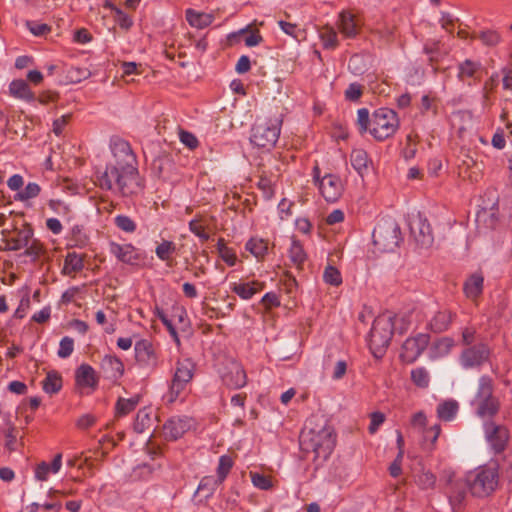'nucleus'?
<instances>
[{
  "mask_svg": "<svg viewBox=\"0 0 512 512\" xmlns=\"http://www.w3.org/2000/svg\"><path fill=\"white\" fill-rule=\"evenodd\" d=\"M114 163L106 165L96 174V184L104 190L118 192L123 197L139 195L144 190V181L136 168V158L129 143L116 140L111 145Z\"/></svg>",
  "mask_w": 512,
  "mask_h": 512,
  "instance_id": "obj_1",
  "label": "nucleus"
},
{
  "mask_svg": "<svg viewBox=\"0 0 512 512\" xmlns=\"http://www.w3.org/2000/svg\"><path fill=\"white\" fill-rule=\"evenodd\" d=\"M300 448L306 457L318 464L326 461L334 450L336 435L324 419H310L300 434Z\"/></svg>",
  "mask_w": 512,
  "mask_h": 512,
  "instance_id": "obj_2",
  "label": "nucleus"
},
{
  "mask_svg": "<svg viewBox=\"0 0 512 512\" xmlns=\"http://www.w3.org/2000/svg\"><path fill=\"white\" fill-rule=\"evenodd\" d=\"M401 322L400 333H404L408 329L409 322L404 316L399 317L392 313H384L378 316L370 331L369 346L375 357H381L393 336L396 324Z\"/></svg>",
  "mask_w": 512,
  "mask_h": 512,
  "instance_id": "obj_3",
  "label": "nucleus"
},
{
  "mask_svg": "<svg viewBox=\"0 0 512 512\" xmlns=\"http://www.w3.org/2000/svg\"><path fill=\"white\" fill-rule=\"evenodd\" d=\"M465 484L472 496L485 498L495 492L499 484V466L496 462L481 465L466 474Z\"/></svg>",
  "mask_w": 512,
  "mask_h": 512,
  "instance_id": "obj_4",
  "label": "nucleus"
},
{
  "mask_svg": "<svg viewBox=\"0 0 512 512\" xmlns=\"http://www.w3.org/2000/svg\"><path fill=\"white\" fill-rule=\"evenodd\" d=\"M282 120L259 119L252 127L250 142L261 149L270 150L279 138Z\"/></svg>",
  "mask_w": 512,
  "mask_h": 512,
  "instance_id": "obj_5",
  "label": "nucleus"
},
{
  "mask_svg": "<svg viewBox=\"0 0 512 512\" xmlns=\"http://www.w3.org/2000/svg\"><path fill=\"white\" fill-rule=\"evenodd\" d=\"M399 128L397 113L389 108H379L371 116L369 133L377 141H383L395 134Z\"/></svg>",
  "mask_w": 512,
  "mask_h": 512,
  "instance_id": "obj_6",
  "label": "nucleus"
},
{
  "mask_svg": "<svg viewBox=\"0 0 512 512\" xmlns=\"http://www.w3.org/2000/svg\"><path fill=\"white\" fill-rule=\"evenodd\" d=\"M373 243L381 252L394 251L401 241V230L395 220L380 221L374 228Z\"/></svg>",
  "mask_w": 512,
  "mask_h": 512,
  "instance_id": "obj_7",
  "label": "nucleus"
},
{
  "mask_svg": "<svg viewBox=\"0 0 512 512\" xmlns=\"http://www.w3.org/2000/svg\"><path fill=\"white\" fill-rule=\"evenodd\" d=\"M195 363L189 359H181L176 363L175 371L169 388V401L174 402L184 392L193 379Z\"/></svg>",
  "mask_w": 512,
  "mask_h": 512,
  "instance_id": "obj_8",
  "label": "nucleus"
},
{
  "mask_svg": "<svg viewBox=\"0 0 512 512\" xmlns=\"http://www.w3.org/2000/svg\"><path fill=\"white\" fill-rule=\"evenodd\" d=\"M483 430L485 440L493 453L500 454L504 452L510 439L507 427L493 421H486L483 424Z\"/></svg>",
  "mask_w": 512,
  "mask_h": 512,
  "instance_id": "obj_9",
  "label": "nucleus"
},
{
  "mask_svg": "<svg viewBox=\"0 0 512 512\" xmlns=\"http://www.w3.org/2000/svg\"><path fill=\"white\" fill-rule=\"evenodd\" d=\"M2 240L5 250L18 251L30 243L33 237V229L30 224L24 223L20 228L2 230Z\"/></svg>",
  "mask_w": 512,
  "mask_h": 512,
  "instance_id": "obj_10",
  "label": "nucleus"
},
{
  "mask_svg": "<svg viewBox=\"0 0 512 512\" xmlns=\"http://www.w3.org/2000/svg\"><path fill=\"white\" fill-rule=\"evenodd\" d=\"M491 350L485 343L470 346L462 351L460 363L466 368H476L483 365L490 358Z\"/></svg>",
  "mask_w": 512,
  "mask_h": 512,
  "instance_id": "obj_11",
  "label": "nucleus"
},
{
  "mask_svg": "<svg viewBox=\"0 0 512 512\" xmlns=\"http://www.w3.org/2000/svg\"><path fill=\"white\" fill-rule=\"evenodd\" d=\"M430 341L428 334L419 333L414 337L406 339L402 345L400 358L405 363H413L427 348Z\"/></svg>",
  "mask_w": 512,
  "mask_h": 512,
  "instance_id": "obj_12",
  "label": "nucleus"
},
{
  "mask_svg": "<svg viewBox=\"0 0 512 512\" xmlns=\"http://www.w3.org/2000/svg\"><path fill=\"white\" fill-rule=\"evenodd\" d=\"M221 379L225 386L230 389H239L246 385L247 375L243 366L235 361L229 360L221 372Z\"/></svg>",
  "mask_w": 512,
  "mask_h": 512,
  "instance_id": "obj_13",
  "label": "nucleus"
},
{
  "mask_svg": "<svg viewBox=\"0 0 512 512\" xmlns=\"http://www.w3.org/2000/svg\"><path fill=\"white\" fill-rule=\"evenodd\" d=\"M318 188L324 199L331 203L338 201L344 192V184L335 174L324 175L319 181Z\"/></svg>",
  "mask_w": 512,
  "mask_h": 512,
  "instance_id": "obj_14",
  "label": "nucleus"
},
{
  "mask_svg": "<svg viewBox=\"0 0 512 512\" xmlns=\"http://www.w3.org/2000/svg\"><path fill=\"white\" fill-rule=\"evenodd\" d=\"M458 170L463 180H467L471 183H478L483 177V165L468 154L463 155Z\"/></svg>",
  "mask_w": 512,
  "mask_h": 512,
  "instance_id": "obj_15",
  "label": "nucleus"
},
{
  "mask_svg": "<svg viewBox=\"0 0 512 512\" xmlns=\"http://www.w3.org/2000/svg\"><path fill=\"white\" fill-rule=\"evenodd\" d=\"M135 359L142 367L155 368L157 366V355L149 340L142 339L136 342Z\"/></svg>",
  "mask_w": 512,
  "mask_h": 512,
  "instance_id": "obj_16",
  "label": "nucleus"
},
{
  "mask_svg": "<svg viewBox=\"0 0 512 512\" xmlns=\"http://www.w3.org/2000/svg\"><path fill=\"white\" fill-rule=\"evenodd\" d=\"M483 72L482 64L479 61L466 59L458 65L457 77L460 81L471 85L472 82L481 80Z\"/></svg>",
  "mask_w": 512,
  "mask_h": 512,
  "instance_id": "obj_17",
  "label": "nucleus"
},
{
  "mask_svg": "<svg viewBox=\"0 0 512 512\" xmlns=\"http://www.w3.org/2000/svg\"><path fill=\"white\" fill-rule=\"evenodd\" d=\"M411 234L420 247H430L434 241L433 232L426 219H418L411 225Z\"/></svg>",
  "mask_w": 512,
  "mask_h": 512,
  "instance_id": "obj_18",
  "label": "nucleus"
},
{
  "mask_svg": "<svg viewBox=\"0 0 512 512\" xmlns=\"http://www.w3.org/2000/svg\"><path fill=\"white\" fill-rule=\"evenodd\" d=\"M109 252L114 255L119 261L135 265L140 260V254L132 244H118L116 242L109 243Z\"/></svg>",
  "mask_w": 512,
  "mask_h": 512,
  "instance_id": "obj_19",
  "label": "nucleus"
},
{
  "mask_svg": "<svg viewBox=\"0 0 512 512\" xmlns=\"http://www.w3.org/2000/svg\"><path fill=\"white\" fill-rule=\"evenodd\" d=\"M338 29L346 38H355L360 30L358 17L351 11H342L339 14Z\"/></svg>",
  "mask_w": 512,
  "mask_h": 512,
  "instance_id": "obj_20",
  "label": "nucleus"
},
{
  "mask_svg": "<svg viewBox=\"0 0 512 512\" xmlns=\"http://www.w3.org/2000/svg\"><path fill=\"white\" fill-rule=\"evenodd\" d=\"M76 385L80 388L95 390L98 385V378L92 366L81 364L75 372Z\"/></svg>",
  "mask_w": 512,
  "mask_h": 512,
  "instance_id": "obj_21",
  "label": "nucleus"
},
{
  "mask_svg": "<svg viewBox=\"0 0 512 512\" xmlns=\"http://www.w3.org/2000/svg\"><path fill=\"white\" fill-rule=\"evenodd\" d=\"M101 369L107 379L117 380L124 373V364L114 355H105L101 361Z\"/></svg>",
  "mask_w": 512,
  "mask_h": 512,
  "instance_id": "obj_22",
  "label": "nucleus"
},
{
  "mask_svg": "<svg viewBox=\"0 0 512 512\" xmlns=\"http://www.w3.org/2000/svg\"><path fill=\"white\" fill-rule=\"evenodd\" d=\"M188 428L186 420L171 418L163 425V435L166 440L174 441L182 437Z\"/></svg>",
  "mask_w": 512,
  "mask_h": 512,
  "instance_id": "obj_23",
  "label": "nucleus"
},
{
  "mask_svg": "<svg viewBox=\"0 0 512 512\" xmlns=\"http://www.w3.org/2000/svg\"><path fill=\"white\" fill-rule=\"evenodd\" d=\"M350 162L361 177H363L372 166V161L368 153L361 148H356L351 151Z\"/></svg>",
  "mask_w": 512,
  "mask_h": 512,
  "instance_id": "obj_24",
  "label": "nucleus"
},
{
  "mask_svg": "<svg viewBox=\"0 0 512 512\" xmlns=\"http://www.w3.org/2000/svg\"><path fill=\"white\" fill-rule=\"evenodd\" d=\"M62 466V454L58 453L54 456L52 463L42 461L35 467V478L38 481H46L50 473H58Z\"/></svg>",
  "mask_w": 512,
  "mask_h": 512,
  "instance_id": "obj_25",
  "label": "nucleus"
},
{
  "mask_svg": "<svg viewBox=\"0 0 512 512\" xmlns=\"http://www.w3.org/2000/svg\"><path fill=\"white\" fill-rule=\"evenodd\" d=\"M453 318L454 314L449 310L438 311L430 320L429 327L433 332L441 333L448 329Z\"/></svg>",
  "mask_w": 512,
  "mask_h": 512,
  "instance_id": "obj_26",
  "label": "nucleus"
},
{
  "mask_svg": "<svg viewBox=\"0 0 512 512\" xmlns=\"http://www.w3.org/2000/svg\"><path fill=\"white\" fill-rule=\"evenodd\" d=\"M189 230L195 234L201 242H206L210 238V234L208 232L210 230V225L207 218L203 215L198 214L189 222Z\"/></svg>",
  "mask_w": 512,
  "mask_h": 512,
  "instance_id": "obj_27",
  "label": "nucleus"
},
{
  "mask_svg": "<svg viewBox=\"0 0 512 512\" xmlns=\"http://www.w3.org/2000/svg\"><path fill=\"white\" fill-rule=\"evenodd\" d=\"M186 20L192 27L203 29L213 23L214 15L211 13L197 12L193 9H187Z\"/></svg>",
  "mask_w": 512,
  "mask_h": 512,
  "instance_id": "obj_28",
  "label": "nucleus"
},
{
  "mask_svg": "<svg viewBox=\"0 0 512 512\" xmlns=\"http://www.w3.org/2000/svg\"><path fill=\"white\" fill-rule=\"evenodd\" d=\"M264 288V283L259 281H251L248 283H235L231 290L244 300L250 299L253 295L260 292Z\"/></svg>",
  "mask_w": 512,
  "mask_h": 512,
  "instance_id": "obj_29",
  "label": "nucleus"
},
{
  "mask_svg": "<svg viewBox=\"0 0 512 512\" xmlns=\"http://www.w3.org/2000/svg\"><path fill=\"white\" fill-rule=\"evenodd\" d=\"M10 94L19 99L32 101L34 93L31 91L28 83L22 79L13 80L9 85Z\"/></svg>",
  "mask_w": 512,
  "mask_h": 512,
  "instance_id": "obj_30",
  "label": "nucleus"
},
{
  "mask_svg": "<svg viewBox=\"0 0 512 512\" xmlns=\"http://www.w3.org/2000/svg\"><path fill=\"white\" fill-rule=\"evenodd\" d=\"M475 404L477 415L481 418H491L495 416L500 409V402L496 397H492L489 400H482Z\"/></svg>",
  "mask_w": 512,
  "mask_h": 512,
  "instance_id": "obj_31",
  "label": "nucleus"
},
{
  "mask_svg": "<svg viewBox=\"0 0 512 512\" xmlns=\"http://www.w3.org/2000/svg\"><path fill=\"white\" fill-rule=\"evenodd\" d=\"M459 404L456 400L449 399L437 406V417L442 421H452L457 415Z\"/></svg>",
  "mask_w": 512,
  "mask_h": 512,
  "instance_id": "obj_32",
  "label": "nucleus"
},
{
  "mask_svg": "<svg viewBox=\"0 0 512 512\" xmlns=\"http://www.w3.org/2000/svg\"><path fill=\"white\" fill-rule=\"evenodd\" d=\"M483 277L480 274H473L464 284V292L468 298H477L483 290Z\"/></svg>",
  "mask_w": 512,
  "mask_h": 512,
  "instance_id": "obj_33",
  "label": "nucleus"
},
{
  "mask_svg": "<svg viewBox=\"0 0 512 512\" xmlns=\"http://www.w3.org/2000/svg\"><path fill=\"white\" fill-rule=\"evenodd\" d=\"M84 267V259L81 255L75 252L67 254L64 260L63 273L66 275H73L81 271Z\"/></svg>",
  "mask_w": 512,
  "mask_h": 512,
  "instance_id": "obj_34",
  "label": "nucleus"
},
{
  "mask_svg": "<svg viewBox=\"0 0 512 512\" xmlns=\"http://www.w3.org/2000/svg\"><path fill=\"white\" fill-rule=\"evenodd\" d=\"M62 388V377L57 371H49L42 381V389L48 394H56Z\"/></svg>",
  "mask_w": 512,
  "mask_h": 512,
  "instance_id": "obj_35",
  "label": "nucleus"
},
{
  "mask_svg": "<svg viewBox=\"0 0 512 512\" xmlns=\"http://www.w3.org/2000/svg\"><path fill=\"white\" fill-rule=\"evenodd\" d=\"M493 381L488 376H482L479 379V387L475 396V403L480 402L482 400H489L493 395Z\"/></svg>",
  "mask_w": 512,
  "mask_h": 512,
  "instance_id": "obj_36",
  "label": "nucleus"
},
{
  "mask_svg": "<svg viewBox=\"0 0 512 512\" xmlns=\"http://www.w3.org/2000/svg\"><path fill=\"white\" fill-rule=\"evenodd\" d=\"M471 38L479 39L483 43V45L488 47H494L498 45L502 40L500 33L496 30L491 29L482 30L479 31L478 33H474L471 36Z\"/></svg>",
  "mask_w": 512,
  "mask_h": 512,
  "instance_id": "obj_37",
  "label": "nucleus"
},
{
  "mask_svg": "<svg viewBox=\"0 0 512 512\" xmlns=\"http://www.w3.org/2000/svg\"><path fill=\"white\" fill-rule=\"evenodd\" d=\"M140 400L139 395H135L132 398L126 399V398H119L117 400L116 406H115V414L116 416H125L132 412L136 406L138 405Z\"/></svg>",
  "mask_w": 512,
  "mask_h": 512,
  "instance_id": "obj_38",
  "label": "nucleus"
},
{
  "mask_svg": "<svg viewBox=\"0 0 512 512\" xmlns=\"http://www.w3.org/2000/svg\"><path fill=\"white\" fill-rule=\"evenodd\" d=\"M446 492L448 494L450 503L453 506L462 505L466 497V491L465 485L462 483L461 480H459L457 483L453 484L451 487L446 489Z\"/></svg>",
  "mask_w": 512,
  "mask_h": 512,
  "instance_id": "obj_39",
  "label": "nucleus"
},
{
  "mask_svg": "<svg viewBox=\"0 0 512 512\" xmlns=\"http://www.w3.org/2000/svg\"><path fill=\"white\" fill-rule=\"evenodd\" d=\"M289 257L297 268H301L307 258L302 244L295 238L292 239L291 247L289 249Z\"/></svg>",
  "mask_w": 512,
  "mask_h": 512,
  "instance_id": "obj_40",
  "label": "nucleus"
},
{
  "mask_svg": "<svg viewBox=\"0 0 512 512\" xmlns=\"http://www.w3.org/2000/svg\"><path fill=\"white\" fill-rule=\"evenodd\" d=\"M246 249L256 258H262L268 251V243L261 238L253 237L246 243Z\"/></svg>",
  "mask_w": 512,
  "mask_h": 512,
  "instance_id": "obj_41",
  "label": "nucleus"
},
{
  "mask_svg": "<svg viewBox=\"0 0 512 512\" xmlns=\"http://www.w3.org/2000/svg\"><path fill=\"white\" fill-rule=\"evenodd\" d=\"M106 6L114 12V20L121 29L128 31L132 27L133 20L129 15L111 3H107Z\"/></svg>",
  "mask_w": 512,
  "mask_h": 512,
  "instance_id": "obj_42",
  "label": "nucleus"
},
{
  "mask_svg": "<svg viewBox=\"0 0 512 512\" xmlns=\"http://www.w3.org/2000/svg\"><path fill=\"white\" fill-rule=\"evenodd\" d=\"M276 178H277L276 175H273V174L267 175L265 171H263L262 174L260 175L259 181H258V188L260 190H262V192L266 198L272 197V195L274 193L273 179H276Z\"/></svg>",
  "mask_w": 512,
  "mask_h": 512,
  "instance_id": "obj_43",
  "label": "nucleus"
},
{
  "mask_svg": "<svg viewBox=\"0 0 512 512\" xmlns=\"http://www.w3.org/2000/svg\"><path fill=\"white\" fill-rule=\"evenodd\" d=\"M498 85V74L494 73L490 76V78L485 81L482 92H483V105L490 106L491 102V94L494 92L495 88Z\"/></svg>",
  "mask_w": 512,
  "mask_h": 512,
  "instance_id": "obj_44",
  "label": "nucleus"
},
{
  "mask_svg": "<svg viewBox=\"0 0 512 512\" xmlns=\"http://www.w3.org/2000/svg\"><path fill=\"white\" fill-rule=\"evenodd\" d=\"M176 251V245L172 241L163 240L155 249V253L162 261H169Z\"/></svg>",
  "mask_w": 512,
  "mask_h": 512,
  "instance_id": "obj_45",
  "label": "nucleus"
},
{
  "mask_svg": "<svg viewBox=\"0 0 512 512\" xmlns=\"http://www.w3.org/2000/svg\"><path fill=\"white\" fill-rule=\"evenodd\" d=\"M416 483L423 490L433 489L436 484V476L431 471L423 470L417 475Z\"/></svg>",
  "mask_w": 512,
  "mask_h": 512,
  "instance_id": "obj_46",
  "label": "nucleus"
},
{
  "mask_svg": "<svg viewBox=\"0 0 512 512\" xmlns=\"http://www.w3.org/2000/svg\"><path fill=\"white\" fill-rule=\"evenodd\" d=\"M24 255L31 257L33 261H36L41 255L44 254L45 248L43 244L32 237L28 246L25 247Z\"/></svg>",
  "mask_w": 512,
  "mask_h": 512,
  "instance_id": "obj_47",
  "label": "nucleus"
},
{
  "mask_svg": "<svg viewBox=\"0 0 512 512\" xmlns=\"http://www.w3.org/2000/svg\"><path fill=\"white\" fill-rule=\"evenodd\" d=\"M253 485L261 490H270L273 487V481L270 476L257 472H250Z\"/></svg>",
  "mask_w": 512,
  "mask_h": 512,
  "instance_id": "obj_48",
  "label": "nucleus"
},
{
  "mask_svg": "<svg viewBox=\"0 0 512 512\" xmlns=\"http://www.w3.org/2000/svg\"><path fill=\"white\" fill-rule=\"evenodd\" d=\"M233 467V460L228 455H222L219 459V464L217 468V476L218 481L221 483L229 474L231 468Z\"/></svg>",
  "mask_w": 512,
  "mask_h": 512,
  "instance_id": "obj_49",
  "label": "nucleus"
},
{
  "mask_svg": "<svg viewBox=\"0 0 512 512\" xmlns=\"http://www.w3.org/2000/svg\"><path fill=\"white\" fill-rule=\"evenodd\" d=\"M323 279L327 284L339 286L342 283V276L340 271L331 265H328L323 273Z\"/></svg>",
  "mask_w": 512,
  "mask_h": 512,
  "instance_id": "obj_50",
  "label": "nucleus"
},
{
  "mask_svg": "<svg viewBox=\"0 0 512 512\" xmlns=\"http://www.w3.org/2000/svg\"><path fill=\"white\" fill-rule=\"evenodd\" d=\"M320 37L326 49H334L338 45L337 33L333 28H324Z\"/></svg>",
  "mask_w": 512,
  "mask_h": 512,
  "instance_id": "obj_51",
  "label": "nucleus"
},
{
  "mask_svg": "<svg viewBox=\"0 0 512 512\" xmlns=\"http://www.w3.org/2000/svg\"><path fill=\"white\" fill-rule=\"evenodd\" d=\"M411 379L416 386L421 388H426L429 384V374L423 367L413 369L411 371Z\"/></svg>",
  "mask_w": 512,
  "mask_h": 512,
  "instance_id": "obj_52",
  "label": "nucleus"
},
{
  "mask_svg": "<svg viewBox=\"0 0 512 512\" xmlns=\"http://www.w3.org/2000/svg\"><path fill=\"white\" fill-rule=\"evenodd\" d=\"M151 418L146 409H141L136 415L134 422V429L138 433H142L146 428L150 426Z\"/></svg>",
  "mask_w": 512,
  "mask_h": 512,
  "instance_id": "obj_53",
  "label": "nucleus"
},
{
  "mask_svg": "<svg viewBox=\"0 0 512 512\" xmlns=\"http://www.w3.org/2000/svg\"><path fill=\"white\" fill-rule=\"evenodd\" d=\"M357 125L361 134L369 132L371 127V117L369 111L366 108H361L357 112Z\"/></svg>",
  "mask_w": 512,
  "mask_h": 512,
  "instance_id": "obj_54",
  "label": "nucleus"
},
{
  "mask_svg": "<svg viewBox=\"0 0 512 512\" xmlns=\"http://www.w3.org/2000/svg\"><path fill=\"white\" fill-rule=\"evenodd\" d=\"M115 225L124 232L133 233L136 230L135 222L126 215H118L115 217Z\"/></svg>",
  "mask_w": 512,
  "mask_h": 512,
  "instance_id": "obj_55",
  "label": "nucleus"
},
{
  "mask_svg": "<svg viewBox=\"0 0 512 512\" xmlns=\"http://www.w3.org/2000/svg\"><path fill=\"white\" fill-rule=\"evenodd\" d=\"M41 191L40 186L37 183L30 182L26 185L24 190L19 193V199L22 201L35 198Z\"/></svg>",
  "mask_w": 512,
  "mask_h": 512,
  "instance_id": "obj_56",
  "label": "nucleus"
},
{
  "mask_svg": "<svg viewBox=\"0 0 512 512\" xmlns=\"http://www.w3.org/2000/svg\"><path fill=\"white\" fill-rule=\"evenodd\" d=\"M74 350V340L68 336L63 337L60 341V347L57 352L60 358L69 357Z\"/></svg>",
  "mask_w": 512,
  "mask_h": 512,
  "instance_id": "obj_57",
  "label": "nucleus"
},
{
  "mask_svg": "<svg viewBox=\"0 0 512 512\" xmlns=\"http://www.w3.org/2000/svg\"><path fill=\"white\" fill-rule=\"evenodd\" d=\"M27 27L35 36H43L51 31V27L47 24L34 21H28Z\"/></svg>",
  "mask_w": 512,
  "mask_h": 512,
  "instance_id": "obj_58",
  "label": "nucleus"
},
{
  "mask_svg": "<svg viewBox=\"0 0 512 512\" xmlns=\"http://www.w3.org/2000/svg\"><path fill=\"white\" fill-rule=\"evenodd\" d=\"M179 137L180 141L190 149H195L199 144L196 136L188 131L180 130Z\"/></svg>",
  "mask_w": 512,
  "mask_h": 512,
  "instance_id": "obj_59",
  "label": "nucleus"
},
{
  "mask_svg": "<svg viewBox=\"0 0 512 512\" xmlns=\"http://www.w3.org/2000/svg\"><path fill=\"white\" fill-rule=\"evenodd\" d=\"M4 434L6 438L5 447L11 452L14 451L17 440L16 428L13 425H10Z\"/></svg>",
  "mask_w": 512,
  "mask_h": 512,
  "instance_id": "obj_60",
  "label": "nucleus"
},
{
  "mask_svg": "<svg viewBox=\"0 0 512 512\" xmlns=\"http://www.w3.org/2000/svg\"><path fill=\"white\" fill-rule=\"evenodd\" d=\"M370 419L371 422L368 430L371 434H374L378 430L379 426L385 421V415L382 412L376 411L371 414Z\"/></svg>",
  "mask_w": 512,
  "mask_h": 512,
  "instance_id": "obj_61",
  "label": "nucleus"
},
{
  "mask_svg": "<svg viewBox=\"0 0 512 512\" xmlns=\"http://www.w3.org/2000/svg\"><path fill=\"white\" fill-rule=\"evenodd\" d=\"M89 71L87 69H81V68H74L72 67L68 71V78L71 82L77 83L80 82L82 79H86L89 76Z\"/></svg>",
  "mask_w": 512,
  "mask_h": 512,
  "instance_id": "obj_62",
  "label": "nucleus"
},
{
  "mask_svg": "<svg viewBox=\"0 0 512 512\" xmlns=\"http://www.w3.org/2000/svg\"><path fill=\"white\" fill-rule=\"evenodd\" d=\"M362 95V86L357 83H352L349 85L347 90L345 91L346 99L350 101L358 100Z\"/></svg>",
  "mask_w": 512,
  "mask_h": 512,
  "instance_id": "obj_63",
  "label": "nucleus"
},
{
  "mask_svg": "<svg viewBox=\"0 0 512 512\" xmlns=\"http://www.w3.org/2000/svg\"><path fill=\"white\" fill-rule=\"evenodd\" d=\"M261 302L265 306L266 309H271L272 307L280 306V300H279L278 296L273 292L266 293L262 297Z\"/></svg>",
  "mask_w": 512,
  "mask_h": 512,
  "instance_id": "obj_64",
  "label": "nucleus"
}]
</instances>
